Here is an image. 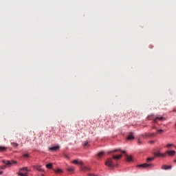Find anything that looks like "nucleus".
Returning <instances> with one entry per match:
<instances>
[{
    "mask_svg": "<svg viewBox=\"0 0 176 176\" xmlns=\"http://www.w3.org/2000/svg\"><path fill=\"white\" fill-rule=\"evenodd\" d=\"M148 120H153L154 123H156L157 120H160V122H163V120H166V118L164 117L155 116V115L151 114L147 117Z\"/></svg>",
    "mask_w": 176,
    "mask_h": 176,
    "instance_id": "nucleus-1",
    "label": "nucleus"
},
{
    "mask_svg": "<svg viewBox=\"0 0 176 176\" xmlns=\"http://www.w3.org/2000/svg\"><path fill=\"white\" fill-rule=\"evenodd\" d=\"M155 160V157H149L147 159L148 164H143L138 165V167H140V168H149V167H152V164H149V162H153Z\"/></svg>",
    "mask_w": 176,
    "mask_h": 176,
    "instance_id": "nucleus-2",
    "label": "nucleus"
},
{
    "mask_svg": "<svg viewBox=\"0 0 176 176\" xmlns=\"http://www.w3.org/2000/svg\"><path fill=\"white\" fill-rule=\"evenodd\" d=\"M28 167L21 168L19 170V175L20 176H28Z\"/></svg>",
    "mask_w": 176,
    "mask_h": 176,
    "instance_id": "nucleus-3",
    "label": "nucleus"
},
{
    "mask_svg": "<svg viewBox=\"0 0 176 176\" xmlns=\"http://www.w3.org/2000/svg\"><path fill=\"white\" fill-rule=\"evenodd\" d=\"M105 164L108 166V167H115V164H113V161H112V158H109Z\"/></svg>",
    "mask_w": 176,
    "mask_h": 176,
    "instance_id": "nucleus-4",
    "label": "nucleus"
},
{
    "mask_svg": "<svg viewBox=\"0 0 176 176\" xmlns=\"http://www.w3.org/2000/svg\"><path fill=\"white\" fill-rule=\"evenodd\" d=\"M154 155H155L157 157H166V156H167V154H166V153H160V152L155 153Z\"/></svg>",
    "mask_w": 176,
    "mask_h": 176,
    "instance_id": "nucleus-5",
    "label": "nucleus"
},
{
    "mask_svg": "<svg viewBox=\"0 0 176 176\" xmlns=\"http://www.w3.org/2000/svg\"><path fill=\"white\" fill-rule=\"evenodd\" d=\"M3 163H4V164H6V166H12V164H16V163H17V162H16V161H3Z\"/></svg>",
    "mask_w": 176,
    "mask_h": 176,
    "instance_id": "nucleus-6",
    "label": "nucleus"
},
{
    "mask_svg": "<svg viewBox=\"0 0 176 176\" xmlns=\"http://www.w3.org/2000/svg\"><path fill=\"white\" fill-rule=\"evenodd\" d=\"M113 152H122V153H126V151H122V149H120V148L109 151V153H113Z\"/></svg>",
    "mask_w": 176,
    "mask_h": 176,
    "instance_id": "nucleus-7",
    "label": "nucleus"
},
{
    "mask_svg": "<svg viewBox=\"0 0 176 176\" xmlns=\"http://www.w3.org/2000/svg\"><path fill=\"white\" fill-rule=\"evenodd\" d=\"M165 153L166 155H168V156H174L175 155V151H168Z\"/></svg>",
    "mask_w": 176,
    "mask_h": 176,
    "instance_id": "nucleus-8",
    "label": "nucleus"
},
{
    "mask_svg": "<svg viewBox=\"0 0 176 176\" xmlns=\"http://www.w3.org/2000/svg\"><path fill=\"white\" fill-rule=\"evenodd\" d=\"M134 138H135L134 137V133L131 132V133H129V135H128V137H127V140H134Z\"/></svg>",
    "mask_w": 176,
    "mask_h": 176,
    "instance_id": "nucleus-9",
    "label": "nucleus"
},
{
    "mask_svg": "<svg viewBox=\"0 0 176 176\" xmlns=\"http://www.w3.org/2000/svg\"><path fill=\"white\" fill-rule=\"evenodd\" d=\"M58 149H60V146H56L50 148V151H51L52 152H55L56 151H58Z\"/></svg>",
    "mask_w": 176,
    "mask_h": 176,
    "instance_id": "nucleus-10",
    "label": "nucleus"
},
{
    "mask_svg": "<svg viewBox=\"0 0 176 176\" xmlns=\"http://www.w3.org/2000/svg\"><path fill=\"white\" fill-rule=\"evenodd\" d=\"M80 170H82V171H87L89 170V168L87 166H85L82 162V164L80 165Z\"/></svg>",
    "mask_w": 176,
    "mask_h": 176,
    "instance_id": "nucleus-11",
    "label": "nucleus"
},
{
    "mask_svg": "<svg viewBox=\"0 0 176 176\" xmlns=\"http://www.w3.org/2000/svg\"><path fill=\"white\" fill-rule=\"evenodd\" d=\"M72 163H73L74 164H80V166H81V164H83V162H82V161H78V160H74V161L72 162Z\"/></svg>",
    "mask_w": 176,
    "mask_h": 176,
    "instance_id": "nucleus-12",
    "label": "nucleus"
},
{
    "mask_svg": "<svg viewBox=\"0 0 176 176\" xmlns=\"http://www.w3.org/2000/svg\"><path fill=\"white\" fill-rule=\"evenodd\" d=\"M125 155L126 156V161L133 162V157L131 155H127V154H125Z\"/></svg>",
    "mask_w": 176,
    "mask_h": 176,
    "instance_id": "nucleus-13",
    "label": "nucleus"
},
{
    "mask_svg": "<svg viewBox=\"0 0 176 176\" xmlns=\"http://www.w3.org/2000/svg\"><path fill=\"white\" fill-rule=\"evenodd\" d=\"M162 168V170H171V166L164 165Z\"/></svg>",
    "mask_w": 176,
    "mask_h": 176,
    "instance_id": "nucleus-14",
    "label": "nucleus"
},
{
    "mask_svg": "<svg viewBox=\"0 0 176 176\" xmlns=\"http://www.w3.org/2000/svg\"><path fill=\"white\" fill-rule=\"evenodd\" d=\"M34 168H36V170H38V171H43V168H42V166L41 165H37L36 166H34Z\"/></svg>",
    "mask_w": 176,
    "mask_h": 176,
    "instance_id": "nucleus-15",
    "label": "nucleus"
},
{
    "mask_svg": "<svg viewBox=\"0 0 176 176\" xmlns=\"http://www.w3.org/2000/svg\"><path fill=\"white\" fill-rule=\"evenodd\" d=\"M96 156L98 159H101L104 156V151L99 152Z\"/></svg>",
    "mask_w": 176,
    "mask_h": 176,
    "instance_id": "nucleus-16",
    "label": "nucleus"
},
{
    "mask_svg": "<svg viewBox=\"0 0 176 176\" xmlns=\"http://www.w3.org/2000/svg\"><path fill=\"white\" fill-rule=\"evenodd\" d=\"M122 156L123 155H122V154H120L119 155H113V159L116 160H119V159H120Z\"/></svg>",
    "mask_w": 176,
    "mask_h": 176,
    "instance_id": "nucleus-17",
    "label": "nucleus"
},
{
    "mask_svg": "<svg viewBox=\"0 0 176 176\" xmlns=\"http://www.w3.org/2000/svg\"><path fill=\"white\" fill-rule=\"evenodd\" d=\"M8 149V147L0 146V152H5Z\"/></svg>",
    "mask_w": 176,
    "mask_h": 176,
    "instance_id": "nucleus-18",
    "label": "nucleus"
},
{
    "mask_svg": "<svg viewBox=\"0 0 176 176\" xmlns=\"http://www.w3.org/2000/svg\"><path fill=\"white\" fill-rule=\"evenodd\" d=\"M75 170V168L74 166H71L67 168V171H69V173H72L74 172Z\"/></svg>",
    "mask_w": 176,
    "mask_h": 176,
    "instance_id": "nucleus-19",
    "label": "nucleus"
},
{
    "mask_svg": "<svg viewBox=\"0 0 176 176\" xmlns=\"http://www.w3.org/2000/svg\"><path fill=\"white\" fill-rule=\"evenodd\" d=\"M11 145L12 146H13L14 148H17V146H19V144L16 143V142H11Z\"/></svg>",
    "mask_w": 176,
    "mask_h": 176,
    "instance_id": "nucleus-20",
    "label": "nucleus"
},
{
    "mask_svg": "<svg viewBox=\"0 0 176 176\" xmlns=\"http://www.w3.org/2000/svg\"><path fill=\"white\" fill-rule=\"evenodd\" d=\"M46 167H47V168H52V167H53V164L50 163L46 165Z\"/></svg>",
    "mask_w": 176,
    "mask_h": 176,
    "instance_id": "nucleus-21",
    "label": "nucleus"
},
{
    "mask_svg": "<svg viewBox=\"0 0 176 176\" xmlns=\"http://www.w3.org/2000/svg\"><path fill=\"white\" fill-rule=\"evenodd\" d=\"M55 173H57L58 174H59L60 173H63V170L61 169H56L55 170Z\"/></svg>",
    "mask_w": 176,
    "mask_h": 176,
    "instance_id": "nucleus-22",
    "label": "nucleus"
},
{
    "mask_svg": "<svg viewBox=\"0 0 176 176\" xmlns=\"http://www.w3.org/2000/svg\"><path fill=\"white\" fill-rule=\"evenodd\" d=\"M170 146H173V144H166V147L167 148H170Z\"/></svg>",
    "mask_w": 176,
    "mask_h": 176,
    "instance_id": "nucleus-23",
    "label": "nucleus"
},
{
    "mask_svg": "<svg viewBox=\"0 0 176 176\" xmlns=\"http://www.w3.org/2000/svg\"><path fill=\"white\" fill-rule=\"evenodd\" d=\"M157 133H160V134H162V133H163V130L162 129H158Z\"/></svg>",
    "mask_w": 176,
    "mask_h": 176,
    "instance_id": "nucleus-24",
    "label": "nucleus"
},
{
    "mask_svg": "<svg viewBox=\"0 0 176 176\" xmlns=\"http://www.w3.org/2000/svg\"><path fill=\"white\" fill-rule=\"evenodd\" d=\"M23 157H30V155H28V154H24L23 155Z\"/></svg>",
    "mask_w": 176,
    "mask_h": 176,
    "instance_id": "nucleus-25",
    "label": "nucleus"
},
{
    "mask_svg": "<svg viewBox=\"0 0 176 176\" xmlns=\"http://www.w3.org/2000/svg\"><path fill=\"white\" fill-rule=\"evenodd\" d=\"M141 144H142V142H141V140H138V144L141 145Z\"/></svg>",
    "mask_w": 176,
    "mask_h": 176,
    "instance_id": "nucleus-26",
    "label": "nucleus"
},
{
    "mask_svg": "<svg viewBox=\"0 0 176 176\" xmlns=\"http://www.w3.org/2000/svg\"><path fill=\"white\" fill-rule=\"evenodd\" d=\"M150 144H155V141H150Z\"/></svg>",
    "mask_w": 176,
    "mask_h": 176,
    "instance_id": "nucleus-27",
    "label": "nucleus"
},
{
    "mask_svg": "<svg viewBox=\"0 0 176 176\" xmlns=\"http://www.w3.org/2000/svg\"><path fill=\"white\" fill-rule=\"evenodd\" d=\"M87 142H85V144H84V146H87Z\"/></svg>",
    "mask_w": 176,
    "mask_h": 176,
    "instance_id": "nucleus-28",
    "label": "nucleus"
},
{
    "mask_svg": "<svg viewBox=\"0 0 176 176\" xmlns=\"http://www.w3.org/2000/svg\"><path fill=\"white\" fill-rule=\"evenodd\" d=\"M173 112H176V109H173Z\"/></svg>",
    "mask_w": 176,
    "mask_h": 176,
    "instance_id": "nucleus-29",
    "label": "nucleus"
},
{
    "mask_svg": "<svg viewBox=\"0 0 176 176\" xmlns=\"http://www.w3.org/2000/svg\"><path fill=\"white\" fill-rule=\"evenodd\" d=\"M1 174H3V172H0V175H1Z\"/></svg>",
    "mask_w": 176,
    "mask_h": 176,
    "instance_id": "nucleus-30",
    "label": "nucleus"
},
{
    "mask_svg": "<svg viewBox=\"0 0 176 176\" xmlns=\"http://www.w3.org/2000/svg\"><path fill=\"white\" fill-rule=\"evenodd\" d=\"M153 129H156V126H153Z\"/></svg>",
    "mask_w": 176,
    "mask_h": 176,
    "instance_id": "nucleus-31",
    "label": "nucleus"
},
{
    "mask_svg": "<svg viewBox=\"0 0 176 176\" xmlns=\"http://www.w3.org/2000/svg\"><path fill=\"white\" fill-rule=\"evenodd\" d=\"M152 135H155V133L151 134V137H152Z\"/></svg>",
    "mask_w": 176,
    "mask_h": 176,
    "instance_id": "nucleus-32",
    "label": "nucleus"
},
{
    "mask_svg": "<svg viewBox=\"0 0 176 176\" xmlns=\"http://www.w3.org/2000/svg\"><path fill=\"white\" fill-rule=\"evenodd\" d=\"M65 156L66 157H68V155H65Z\"/></svg>",
    "mask_w": 176,
    "mask_h": 176,
    "instance_id": "nucleus-33",
    "label": "nucleus"
},
{
    "mask_svg": "<svg viewBox=\"0 0 176 176\" xmlns=\"http://www.w3.org/2000/svg\"><path fill=\"white\" fill-rule=\"evenodd\" d=\"M174 162L176 163V160H174Z\"/></svg>",
    "mask_w": 176,
    "mask_h": 176,
    "instance_id": "nucleus-34",
    "label": "nucleus"
},
{
    "mask_svg": "<svg viewBox=\"0 0 176 176\" xmlns=\"http://www.w3.org/2000/svg\"><path fill=\"white\" fill-rule=\"evenodd\" d=\"M175 148H176V146H175Z\"/></svg>",
    "mask_w": 176,
    "mask_h": 176,
    "instance_id": "nucleus-35",
    "label": "nucleus"
}]
</instances>
